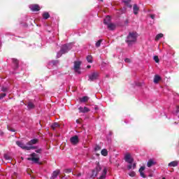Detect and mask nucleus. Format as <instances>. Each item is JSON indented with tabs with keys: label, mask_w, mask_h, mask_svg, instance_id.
Here are the masks:
<instances>
[{
	"label": "nucleus",
	"mask_w": 179,
	"mask_h": 179,
	"mask_svg": "<svg viewBox=\"0 0 179 179\" xmlns=\"http://www.w3.org/2000/svg\"><path fill=\"white\" fill-rule=\"evenodd\" d=\"M155 164H156V162H155L153 159L148 160L147 163L148 167H152V166H155Z\"/></svg>",
	"instance_id": "a211bd4d"
},
{
	"label": "nucleus",
	"mask_w": 179,
	"mask_h": 179,
	"mask_svg": "<svg viewBox=\"0 0 179 179\" xmlns=\"http://www.w3.org/2000/svg\"><path fill=\"white\" fill-rule=\"evenodd\" d=\"M12 61H13V64L15 65V68H17V65H19V61H17V59H12Z\"/></svg>",
	"instance_id": "c756f323"
},
{
	"label": "nucleus",
	"mask_w": 179,
	"mask_h": 179,
	"mask_svg": "<svg viewBox=\"0 0 179 179\" xmlns=\"http://www.w3.org/2000/svg\"><path fill=\"white\" fill-rule=\"evenodd\" d=\"M78 110H79V113H89V111H90V109L87 107H79L78 108Z\"/></svg>",
	"instance_id": "f8f14e48"
},
{
	"label": "nucleus",
	"mask_w": 179,
	"mask_h": 179,
	"mask_svg": "<svg viewBox=\"0 0 179 179\" xmlns=\"http://www.w3.org/2000/svg\"><path fill=\"white\" fill-rule=\"evenodd\" d=\"M101 150V147H100L99 145H96L95 148H94V151L95 152H97L99 150Z\"/></svg>",
	"instance_id": "f704fd0d"
},
{
	"label": "nucleus",
	"mask_w": 179,
	"mask_h": 179,
	"mask_svg": "<svg viewBox=\"0 0 179 179\" xmlns=\"http://www.w3.org/2000/svg\"><path fill=\"white\" fill-rule=\"evenodd\" d=\"M124 61H125V62H127V63H129V62H131V59H124Z\"/></svg>",
	"instance_id": "a19ab883"
},
{
	"label": "nucleus",
	"mask_w": 179,
	"mask_h": 179,
	"mask_svg": "<svg viewBox=\"0 0 179 179\" xmlns=\"http://www.w3.org/2000/svg\"><path fill=\"white\" fill-rule=\"evenodd\" d=\"M70 141H71V143H73V145H76V143H78V142H79V138H78V136H74L70 138Z\"/></svg>",
	"instance_id": "9b49d317"
},
{
	"label": "nucleus",
	"mask_w": 179,
	"mask_h": 179,
	"mask_svg": "<svg viewBox=\"0 0 179 179\" xmlns=\"http://www.w3.org/2000/svg\"><path fill=\"white\" fill-rule=\"evenodd\" d=\"M101 154L102 156H107L108 155V151H107V149L104 148L101 151Z\"/></svg>",
	"instance_id": "bb28decb"
},
{
	"label": "nucleus",
	"mask_w": 179,
	"mask_h": 179,
	"mask_svg": "<svg viewBox=\"0 0 179 179\" xmlns=\"http://www.w3.org/2000/svg\"><path fill=\"white\" fill-rule=\"evenodd\" d=\"M89 101L88 96H83V97L80 99V101L81 103H86V101Z\"/></svg>",
	"instance_id": "5701e85b"
},
{
	"label": "nucleus",
	"mask_w": 179,
	"mask_h": 179,
	"mask_svg": "<svg viewBox=\"0 0 179 179\" xmlns=\"http://www.w3.org/2000/svg\"><path fill=\"white\" fill-rule=\"evenodd\" d=\"M133 10H134V15H138V12H139V7L138 6V5L136 4L134 5Z\"/></svg>",
	"instance_id": "6ab92c4d"
},
{
	"label": "nucleus",
	"mask_w": 179,
	"mask_h": 179,
	"mask_svg": "<svg viewBox=\"0 0 179 179\" xmlns=\"http://www.w3.org/2000/svg\"><path fill=\"white\" fill-rule=\"evenodd\" d=\"M111 22V17L110 16H106V17L103 20L104 24H108Z\"/></svg>",
	"instance_id": "aec40b11"
},
{
	"label": "nucleus",
	"mask_w": 179,
	"mask_h": 179,
	"mask_svg": "<svg viewBox=\"0 0 179 179\" xmlns=\"http://www.w3.org/2000/svg\"><path fill=\"white\" fill-rule=\"evenodd\" d=\"M162 78L159 76L156 75L154 78V83H159V80H160Z\"/></svg>",
	"instance_id": "b1692460"
},
{
	"label": "nucleus",
	"mask_w": 179,
	"mask_h": 179,
	"mask_svg": "<svg viewBox=\"0 0 179 179\" xmlns=\"http://www.w3.org/2000/svg\"><path fill=\"white\" fill-rule=\"evenodd\" d=\"M16 145H17L19 148H21V149H24V150H31V149L33 148L32 146H29L27 143V145H24V143H23V142L22 141H17Z\"/></svg>",
	"instance_id": "423d86ee"
},
{
	"label": "nucleus",
	"mask_w": 179,
	"mask_h": 179,
	"mask_svg": "<svg viewBox=\"0 0 179 179\" xmlns=\"http://www.w3.org/2000/svg\"><path fill=\"white\" fill-rule=\"evenodd\" d=\"M6 96V94L3 93V94H1L0 95V100H1V99H3V97H5Z\"/></svg>",
	"instance_id": "ea45409f"
},
{
	"label": "nucleus",
	"mask_w": 179,
	"mask_h": 179,
	"mask_svg": "<svg viewBox=\"0 0 179 179\" xmlns=\"http://www.w3.org/2000/svg\"><path fill=\"white\" fill-rule=\"evenodd\" d=\"M43 19L47 20L50 17V14L48 12H44L42 15Z\"/></svg>",
	"instance_id": "393cba45"
},
{
	"label": "nucleus",
	"mask_w": 179,
	"mask_h": 179,
	"mask_svg": "<svg viewBox=\"0 0 179 179\" xmlns=\"http://www.w3.org/2000/svg\"><path fill=\"white\" fill-rule=\"evenodd\" d=\"M101 41H103V40H101V39L99 40V41L96 43V47H100V45H101Z\"/></svg>",
	"instance_id": "72a5a7b5"
},
{
	"label": "nucleus",
	"mask_w": 179,
	"mask_h": 179,
	"mask_svg": "<svg viewBox=\"0 0 179 179\" xmlns=\"http://www.w3.org/2000/svg\"><path fill=\"white\" fill-rule=\"evenodd\" d=\"M153 59H154V61H155V62L157 63V64H159V57H157V56H154V57H153Z\"/></svg>",
	"instance_id": "473e14b6"
},
{
	"label": "nucleus",
	"mask_w": 179,
	"mask_h": 179,
	"mask_svg": "<svg viewBox=\"0 0 179 179\" xmlns=\"http://www.w3.org/2000/svg\"><path fill=\"white\" fill-rule=\"evenodd\" d=\"M59 173H61V171L59 170H56L52 173V175L50 178V179H55L57 178V177H58V176H59Z\"/></svg>",
	"instance_id": "4468645a"
},
{
	"label": "nucleus",
	"mask_w": 179,
	"mask_h": 179,
	"mask_svg": "<svg viewBox=\"0 0 179 179\" xmlns=\"http://www.w3.org/2000/svg\"><path fill=\"white\" fill-rule=\"evenodd\" d=\"M76 124H80L79 120H76Z\"/></svg>",
	"instance_id": "c03bdc74"
},
{
	"label": "nucleus",
	"mask_w": 179,
	"mask_h": 179,
	"mask_svg": "<svg viewBox=\"0 0 179 179\" xmlns=\"http://www.w3.org/2000/svg\"><path fill=\"white\" fill-rule=\"evenodd\" d=\"M35 150L36 153H41V152H43V150H41V148H38L37 147Z\"/></svg>",
	"instance_id": "c9c22d12"
},
{
	"label": "nucleus",
	"mask_w": 179,
	"mask_h": 179,
	"mask_svg": "<svg viewBox=\"0 0 179 179\" xmlns=\"http://www.w3.org/2000/svg\"><path fill=\"white\" fill-rule=\"evenodd\" d=\"M34 108V104L33 103H31V102H29L28 103V106H27V108L29 109V110H31V109H33Z\"/></svg>",
	"instance_id": "c85d7f7f"
},
{
	"label": "nucleus",
	"mask_w": 179,
	"mask_h": 179,
	"mask_svg": "<svg viewBox=\"0 0 179 179\" xmlns=\"http://www.w3.org/2000/svg\"><path fill=\"white\" fill-rule=\"evenodd\" d=\"M124 160L127 162V163H129V164L134 163V159H132V157H131V154H126L124 155Z\"/></svg>",
	"instance_id": "9d476101"
},
{
	"label": "nucleus",
	"mask_w": 179,
	"mask_h": 179,
	"mask_svg": "<svg viewBox=\"0 0 179 179\" xmlns=\"http://www.w3.org/2000/svg\"><path fill=\"white\" fill-rule=\"evenodd\" d=\"M106 25L108 26V29L109 30H115V25L113 23L109 22V24H106Z\"/></svg>",
	"instance_id": "412c9836"
},
{
	"label": "nucleus",
	"mask_w": 179,
	"mask_h": 179,
	"mask_svg": "<svg viewBox=\"0 0 179 179\" xmlns=\"http://www.w3.org/2000/svg\"><path fill=\"white\" fill-rule=\"evenodd\" d=\"M135 167H136V164H129L128 166H127V169L128 170H132V169H135Z\"/></svg>",
	"instance_id": "4be33fe9"
},
{
	"label": "nucleus",
	"mask_w": 179,
	"mask_h": 179,
	"mask_svg": "<svg viewBox=\"0 0 179 179\" xmlns=\"http://www.w3.org/2000/svg\"><path fill=\"white\" fill-rule=\"evenodd\" d=\"M59 62L57 60H52L49 62L48 64V68H51V66H57L58 65Z\"/></svg>",
	"instance_id": "f3484780"
},
{
	"label": "nucleus",
	"mask_w": 179,
	"mask_h": 179,
	"mask_svg": "<svg viewBox=\"0 0 179 179\" xmlns=\"http://www.w3.org/2000/svg\"><path fill=\"white\" fill-rule=\"evenodd\" d=\"M31 157L27 158V160L33 162V163H36L38 164V162H40V157H38V155L36 153H32L30 155Z\"/></svg>",
	"instance_id": "39448f33"
},
{
	"label": "nucleus",
	"mask_w": 179,
	"mask_h": 179,
	"mask_svg": "<svg viewBox=\"0 0 179 179\" xmlns=\"http://www.w3.org/2000/svg\"><path fill=\"white\" fill-rule=\"evenodd\" d=\"M71 48H72L71 44L64 45L62 47L60 51L57 52V58H60V57H62V54H66V52H68Z\"/></svg>",
	"instance_id": "7ed1b4c3"
},
{
	"label": "nucleus",
	"mask_w": 179,
	"mask_h": 179,
	"mask_svg": "<svg viewBox=\"0 0 179 179\" xmlns=\"http://www.w3.org/2000/svg\"><path fill=\"white\" fill-rule=\"evenodd\" d=\"M74 176H76L77 177H80V176H82V173H78V174H74Z\"/></svg>",
	"instance_id": "37998d69"
},
{
	"label": "nucleus",
	"mask_w": 179,
	"mask_h": 179,
	"mask_svg": "<svg viewBox=\"0 0 179 179\" xmlns=\"http://www.w3.org/2000/svg\"><path fill=\"white\" fill-rule=\"evenodd\" d=\"M80 65H82V62L80 61H76L74 62V65L73 69L76 73L80 75L82 72L80 71Z\"/></svg>",
	"instance_id": "20e7f679"
},
{
	"label": "nucleus",
	"mask_w": 179,
	"mask_h": 179,
	"mask_svg": "<svg viewBox=\"0 0 179 179\" xmlns=\"http://www.w3.org/2000/svg\"><path fill=\"white\" fill-rule=\"evenodd\" d=\"M59 62L57 60H52L49 62L48 64V68H51V66H57L58 65Z\"/></svg>",
	"instance_id": "dca6fc26"
},
{
	"label": "nucleus",
	"mask_w": 179,
	"mask_h": 179,
	"mask_svg": "<svg viewBox=\"0 0 179 179\" xmlns=\"http://www.w3.org/2000/svg\"><path fill=\"white\" fill-rule=\"evenodd\" d=\"M164 34H157V36H155V40L157 41H159V38H163V37H164Z\"/></svg>",
	"instance_id": "a878e982"
},
{
	"label": "nucleus",
	"mask_w": 179,
	"mask_h": 179,
	"mask_svg": "<svg viewBox=\"0 0 179 179\" xmlns=\"http://www.w3.org/2000/svg\"><path fill=\"white\" fill-rule=\"evenodd\" d=\"M4 159L5 160H10V157L8 155V154L4 155Z\"/></svg>",
	"instance_id": "e433bc0d"
},
{
	"label": "nucleus",
	"mask_w": 179,
	"mask_h": 179,
	"mask_svg": "<svg viewBox=\"0 0 179 179\" xmlns=\"http://www.w3.org/2000/svg\"><path fill=\"white\" fill-rule=\"evenodd\" d=\"M135 175L136 173L134 171H131L129 173V176H130V177H135Z\"/></svg>",
	"instance_id": "58836bf2"
},
{
	"label": "nucleus",
	"mask_w": 179,
	"mask_h": 179,
	"mask_svg": "<svg viewBox=\"0 0 179 179\" xmlns=\"http://www.w3.org/2000/svg\"><path fill=\"white\" fill-rule=\"evenodd\" d=\"M150 16L151 19H155V14H151Z\"/></svg>",
	"instance_id": "79ce46f5"
},
{
	"label": "nucleus",
	"mask_w": 179,
	"mask_h": 179,
	"mask_svg": "<svg viewBox=\"0 0 179 179\" xmlns=\"http://www.w3.org/2000/svg\"><path fill=\"white\" fill-rule=\"evenodd\" d=\"M179 164V161H173L169 163L168 166L169 167H177Z\"/></svg>",
	"instance_id": "2eb2a0df"
},
{
	"label": "nucleus",
	"mask_w": 179,
	"mask_h": 179,
	"mask_svg": "<svg viewBox=\"0 0 179 179\" xmlns=\"http://www.w3.org/2000/svg\"><path fill=\"white\" fill-rule=\"evenodd\" d=\"M2 91H3V92H6V90L4 89V88H3V89H2Z\"/></svg>",
	"instance_id": "a18cd8bd"
},
{
	"label": "nucleus",
	"mask_w": 179,
	"mask_h": 179,
	"mask_svg": "<svg viewBox=\"0 0 179 179\" xmlns=\"http://www.w3.org/2000/svg\"><path fill=\"white\" fill-rule=\"evenodd\" d=\"M87 68H88V69H90V68H91L90 65H88V66H87Z\"/></svg>",
	"instance_id": "49530a36"
},
{
	"label": "nucleus",
	"mask_w": 179,
	"mask_h": 179,
	"mask_svg": "<svg viewBox=\"0 0 179 179\" xmlns=\"http://www.w3.org/2000/svg\"><path fill=\"white\" fill-rule=\"evenodd\" d=\"M37 142H38V139L35 138V139H32V140L29 141L27 143L28 146L32 147V148H31V150H34V149H37V146L33 145H36V143H37Z\"/></svg>",
	"instance_id": "0eeeda50"
},
{
	"label": "nucleus",
	"mask_w": 179,
	"mask_h": 179,
	"mask_svg": "<svg viewBox=\"0 0 179 179\" xmlns=\"http://www.w3.org/2000/svg\"><path fill=\"white\" fill-rule=\"evenodd\" d=\"M52 128L53 129H55L56 128H59V124H58L57 122H55L52 124Z\"/></svg>",
	"instance_id": "7c9ffc66"
},
{
	"label": "nucleus",
	"mask_w": 179,
	"mask_h": 179,
	"mask_svg": "<svg viewBox=\"0 0 179 179\" xmlns=\"http://www.w3.org/2000/svg\"><path fill=\"white\" fill-rule=\"evenodd\" d=\"M122 2L126 5H128L131 2V0H123Z\"/></svg>",
	"instance_id": "4c0bfd02"
},
{
	"label": "nucleus",
	"mask_w": 179,
	"mask_h": 179,
	"mask_svg": "<svg viewBox=\"0 0 179 179\" xmlns=\"http://www.w3.org/2000/svg\"><path fill=\"white\" fill-rule=\"evenodd\" d=\"M99 173L101 176L98 178V179H106V177L107 176V168L104 167L103 170H101V167H100V165H96L95 169L92 170L91 177L94 178L97 177V174H99Z\"/></svg>",
	"instance_id": "f257e3e1"
},
{
	"label": "nucleus",
	"mask_w": 179,
	"mask_h": 179,
	"mask_svg": "<svg viewBox=\"0 0 179 179\" xmlns=\"http://www.w3.org/2000/svg\"><path fill=\"white\" fill-rule=\"evenodd\" d=\"M93 57H92V55H88L87 57V62H89L90 64H92L93 62Z\"/></svg>",
	"instance_id": "cd10ccee"
},
{
	"label": "nucleus",
	"mask_w": 179,
	"mask_h": 179,
	"mask_svg": "<svg viewBox=\"0 0 179 179\" xmlns=\"http://www.w3.org/2000/svg\"><path fill=\"white\" fill-rule=\"evenodd\" d=\"M11 131H12V132H15V130L12 129Z\"/></svg>",
	"instance_id": "de8ad7c7"
},
{
	"label": "nucleus",
	"mask_w": 179,
	"mask_h": 179,
	"mask_svg": "<svg viewBox=\"0 0 179 179\" xmlns=\"http://www.w3.org/2000/svg\"><path fill=\"white\" fill-rule=\"evenodd\" d=\"M29 8L32 12H38L40 10V6L38 4H31Z\"/></svg>",
	"instance_id": "1a4fd4ad"
},
{
	"label": "nucleus",
	"mask_w": 179,
	"mask_h": 179,
	"mask_svg": "<svg viewBox=\"0 0 179 179\" xmlns=\"http://www.w3.org/2000/svg\"><path fill=\"white\" fill-rule=\"evenodd\" d=\"M138 171L140 173L141 177L143 178H146V175H145V173H143V171H145V166H141Z\"/></svg>",
	"instance_id": "ddd939ff"
},
{
	"label": "nucleus",
	"mask_w": 179,
	"mask_h": 179,
	"mask_svg": "<svg viewBox=\"0 0 179 179\" xmlns=\"http://www.w3.org/2000/svg\"><path fill=\"white\" fill-rule=\"evenodd\" d=\"M99 78V73L94 72L89 75V79L91 82L96 80Z\"/></svg>",
	"instance_id": "6e6552de"
},
{
	"label": "nucleus",
	"mask_w": 179,
	"mask_h": 179,
	"mask_svg": "<svg viewBox=\"0 0 179 179\" xmlns=\"http://www.w3.org/2000/svg\"><path fill=\"white\" fill-rule=\"evenodd\" d=\"M101 1H103V0H101Z\"/></svg>",
	"instance_id": "09e8293b"
},
{
	"label": "nucleus",
	"mask_w": 179,
	"mask_h": 179,
	"mask_svg": "<svg viewBox=\"0 0 179 179\" xmlns=\"http://www.w3.org/2000/svg\"><path fill=\"white\" fill-rule=\"evenodd\" d=\"M64 173H72V169H65L64 170Z\"/></svg>",
	"instance_id": "2f4dec72"
},
{
	"label": "nucleus",
	"mask_w": 179,
	"mask_h": 179,
	"mask_svg": "<svg viewBox=\"0 0 179 179\" xmlns=\"http://www.w3.org/2000/svg\"><path fill=\"white\" fill-rule=\"evenodd\" d=\"M136 37H138L136 33H129L127 38L126 42L127 44H129V45H132L134 43L136 42Z\"/></svg>",
	"instance_id": "f03ea898"
}]
</instances>
